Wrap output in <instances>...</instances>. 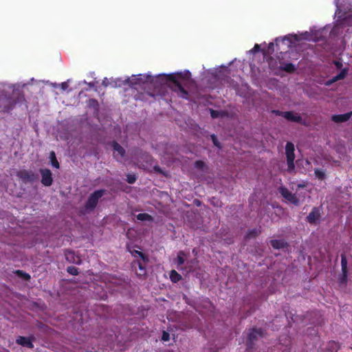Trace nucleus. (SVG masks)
Here are the masks:
<instances>
[{"mask_svg":"<svg viewBox=\"0 0 352 352\" xmlns=\"http://www.w3.org/2000/svg\"><path fill=\"white\" fill-rule=\"evenodd\" d=\"M190 73L188 71L170 74L168 75L160 74L152 76L149 74L132 75L124 80L117 79L114 81V87H120L122 85L129 84L130 86H142L146 84L155 87H159L168 81H172L177 87L179 94L182 98H186L187 92L182 87V84H187L190 81Z\"/></svg>","mask_w":352,"mask_h":352,"instance_id":"1","label":"nucleus"},{"mask_svg":"<svg viewBox=\"0 0 352 352\" xmlns=\"http://www.w3.org/2000/svg\"><path fill=\"white\" fill-rule=\"evenodd\" d=\"M315 41V38L310 36L309 33L307 32L300 34V36L294 34L288 35L283 38H277L275 40L276 45L279 47V50H286L296 45L297 43L302 40Z\"/></svg>","mask_w":352,"mask_h":352,"instance_id":"2","label":"nucleus"},{"mask_svg":"<svg viewBox=\"0 0 352 352\" xmlns=\"http://www.w3.org/2000/svg\"><path fill=\"white\" fill-rule=\"evenodd\" d=\"M279 192L287 202L296 206L304 201L307 194L305 191L298 192V190H296V193L293 194L285 187H280L279 188Z\"/></svg>","mask_w":352,"mask_h":352,"instance_id":"3","label":"nucleus"},{"mask_svg":"<svg viewBox=\"0 0 352 352\" xmlns=\"http://www.w3.org/2000/svg\"><path fill=\"white\" fill-rule=\"evenodd\" d=\"M285 154L287 157V169L292 171L294 169V145L291 142H287L285 146Z\"/></svg>","mask_w":352,"mask_h":352,"instance_id":"4","label":"nucleus"},{"mask_svg":"<svg viewBox=\"0 0 352 352\" xmlns=\"http://www.w3.org/2000/svg\"><path fill=\"white\" fill-rule=\"evenodd\" d=\"M352 24V16L351 14L348 15L347 17L341 19L339 16V19L337 20L336 24L332 30L333 34H338L340 33V30L345 28L346 25Z\"/></svg>","mask_w":352,"mask_h":352,"instance_id":"5","label":"nucleus"},{"mask_svg":"<svg viewBox=\"0 0 352 352\" xmlns=\"http://www.w3.org/2000/svg\"><path fill=\"white\" fill-rule=\"evenodd\" d=\"M104 190H100L95 191L93 194H91L88 201L85 205V207L87 210L94 209L98 204V199L104 195Z\"/></svg>","mask_w":352,"mask_h":352,"instance_id":"6","label":"nucleus"},{"mask_svg":"<svg viewBox=\"0 0 352 352\" xmlns=\"http://www.w3.org/2000/svg\"><path fill=\"white\" fill-rule=\"evenodd\" d=\"M283 118L287 119V120L300 123L302 121L301 116L297 113L292 111H285L280 113Z\"/></svg>","mask_w":352,"mask_h":352,"instance_id":"7","label":"nucleus"},{"mask_svg":"<svg viewBox=\"0 0 352 352\" xmlns=\"http://www.w3.org/2000/svg\"><path fill=\"white\" fill-rule=\"evenodd\" d=\"M41 173L42 176V184L46 186H50L52 183L51 171L48 169H42L41 170Z\"/></svg>","mask_w":352,"mask_h":352,"instance_id":"8","label":"nucleus"},{"mask_svg":"<svg viewBox=\"0 0 352 352\" xmlns=\"http://www.w3.org/2000/svg\"><path fill=\"white\" fill-rule=\"evenodd\" d=\"M113 150H114V151H113L114 157L118 160H121V158L124 156V148L117 143H113Z\"/></svg>","mask_w":352,"mask_h":352,"instance_id":"9","label":"nucleus"},{"mask_svg":"<svg viewBox=\"0 0 352 352\" xmlns=\"http://www.w3.org/2000/svg\"><path fill=\"white\" fill-rule=\"evenodd\" d=\"M65 257L66 259L70 263L76 264H80L81 263L80 258L78 256H75L74 253L72 252H67L65 254Z\"/></svg>","mask_w":352,"mask_h":352,"instance_id":"10","label":"nucleus"},{"mask_svg":"<svg viewBox=\"0 0 352 352\" xmlns=\"http://www.w3.org/2000/svg\"><path fill=\"white\" fill-rule=\"evenodd\" d=\"M16 342L21 345L25 346L28 348L33 347L31 340L28 338L20 336L16 339Z\"/></svg>","mask_w":352,"mask_h":352,"instance_id":"11","label":"nucleus"},{"mask_svg":"<svg viewBox=\"0 0 352 352\" xmlns=\"http://www.w3.org/2000/svg\"><path fill=\"white\" fill-rule=\"evenodd\" d=\"M351 1V0H335V3L337 7V10H336V14H340V13L341 12V8L342 7L348 8L346 4Z\"/></svg>","mask_w":352,"mask_h":352,"instance_id":"12","label":"nucleus"},{"mask_svg":"<svg viewBox=\"0 0 352 352\" xmlns=\"http://www.w3.org/2000/svg\"><path fill=\"white\" fill-rule=\"evenodd\" d=\"M350 115L346 114H342V115H334L332 116V120H333L336 122H341L346 121L349 118Z\"/></svg>","mask_w":352,"mask_h":352,"instance_id":"13","label":"nucleus"},{"mask_svg":"<svg viewBox=\"0 0 352 352\" xmlns=\"http://www.w3.org/2000/svg\"><path fill=\"white\" fill-rule=\"evenodd\" d=\"M346 75V73L344 71H342L340 72V73L336 76L335 77H333L331 80H327L326 82H325V85H331L333 82L338 80H340V79H343L344 78Z\"/></svg>","mask_w":352,"mask_h":352,"instance_id":"14","label":"nucleus"},{"mask_svg":"<svg viewBox=\"0 0 352 352\" xmlns=\"http://www.w3.org/2000/svg\"><path fill=\"white\" fill-rule=\"evenodd\" d=\"M271 244L276 249L283 248L286 245L285 242L283 240H273L271 241Z\"/></svg>","mask_w":352,"mask_h":352,"instance_id":"15","label":"nucleus"},{"mask_svg":"<svg viewBox=\"0 0 352 352\" xmlns=\"http://www.w3.org/2000/svg\"><path fill=\"white\" fill-rule=\"evenodd\" d=\"M315 176L318 179H324L326 177V171L324 169L316 168L314 171Z\"/></svg>","mask_w":352,"mask_h":352,"instance_id":"16","label":"nucleus"},{"mask_svg":"<svg viewBox=\"0 0 352 352\" xmlns=\"http://www.w3.org/2000/svg\"><path fill=\"white\" fill-rule=\"evenodd\" d=\"M319 217V214L318 210H314L307 217V219L310 223L314 222L316 219H318Z\"/></svg>","mask_w":352,"mask_h":352,"instance_id":"17","label":"nucleus"},{"mask_svg":"<svg viewBox=\"0 0 352 352\" xmlns=\"http://www.w3.org/2000/svg\"><path fill=\"white\" fill-rule=\"evenodd\" d=\"M170 278L173 282L177 283L182 278V276L175 270H172L170 274Z\"/></svg>","mask_w":352,"mask_h":352,"instance_id":"18","label":"nucleus"},{"mask_svg":"<svg viewBox=\"0 0 352 352\" xmlns=\"http://www.w3.org/2000/svg\"><path fill=\"white\" fill-rule=\"evenodd\" d=\"M137 219L140 221H150L152 220V217L146 213H140L137 215Z\"/></svg>","mask_w":352,"mask_h":352,"instance_id":"19","label":"nucleus"},{"mask_svg":"<svg viewBox=\"0 0 352 352\" xmlns=\"http://www.w3.org/2000/svg\"><path fill=\"white\" fill-rule=\"evenodd\" d=\"M281 68L287 72H293L296 69L295 66L292 63H285L282 65Z\"/></svg>","mask_w":352,"mask_h":352,"instance_id":"20","label":"nucleus"},{"mask_svg":"<svg viewBox=\"0 0 352 352\" xmlns=\"http://www.w3.org/2000/svg\"><path fill=\"white\" fill-rule=\"evenodd\" d=\"M185 261V254L183 252H180L178 253L177 257V264L178 265H181L184 264Z\"/></svg>","mask_w":352,"mask_h":352,"instance_id":"21","label":"nucleus"},{"mask_svg":"<svg viewBox=\"0 0 352 352\" xmlns=\"http://www.w3.org/2000/svg\"><path fill=\"white\" fill-rule=\"evenodd\" d=\"M261 336V332L258 330L252 329L248 333V338L250 340H252L256 338V336Z\"/></svg>","mask_w":352,"mask_h":352,"instance_id":"22","label":"nucleus"},{"mask_svg":"<svg viewBox=\"0 0 352 352\" xmlns=\"http://www.w3.org/2000/svg\"><path fill=\"white\" fill-rule=\"evenodd\" d=\"M341 265H342V270L343 271V273L345 275L346 272L347 261L344 255H342V258H341Z\"/></svg>","mask_w":352,"mask_h":352,"instance_id":"23","label":"nucleus"},{"mask_svg":"<svg viewBox=\"0 0 352 352\" xmlns=\"http://www.w3.org/2000/svg\"><path fill=\"white\" fill-rule=\"evenodd\" d=\"M67 272L72 275H76L78 273V269L75 267H69L67 268Z\"/></svg>","mask_w":352,"mask_h":352,"instance_id":"24","label":"nucleus"},{"mask_svg":"<svg viewBox=\"0 0 352 352\" xmlns=\"http://www.w3.org/2000/svg\"><path fill=\"white\" fill-rule=\"evenodd\" d=\"M162 340H164L165 342L168 341L170 340V335H169V333L166 332V331H164L163 334H162Z\"/></svg>","mask_w":352,"mask_h":352,"instance_id":"25","label":"nucleus"},{"mask_svg":"<svg viewBox=\"0 0 352 352\" xmlns=\"http://www.w3.org/2000/svg\"><path fill=\"white\" fill-rule=\"evenodd\" d=\"M210 114H211V116L214 118L219 117L221 114V112L216 111L214 110H210Z\"/></svg>","mask_w":352,"mask_h":352,"instance_id":"26","label":"nucleus"},{"mask_svg":"<svg viewBox=\"0 0 352 352\" xmlns=\"http://www.w3.org/2000/svg\"><path fill=\"white\" fill-rule=\"evenodd\" d=\"M260 49V45L258 44H256L252 50L249 51L250 53H255L256 52L258 51Z\"/></svg>","mask_w":352,"mask_h":352,"instance_id":"27","label":"nucleus"},{"mask_svg":"<svg viewBox=\"0 0 352 352\" xmlns=\"http://www.w3.org/2000/svg\"><path fill=\"white\" fill-rule=\"evenodd\" d=\"M102 84L104 87H107V86H108L109 85H110V84H111V82H110V81H109V80L108 78H104L103 79V80H102Z\"/></svg>","mask_w":352,"mask_h":352,"instance_id":"28","label":"nucleus"},{"mask_svg":"<svg viewBox=\"0 0 352 352\" xmlns=\"http://www.w3.org/2000/svg\"><path fill=\"white\" fill-rule=\"evenodd\" d=\"M211 138H212V141H213L214 144L216 146L219 147L220 146H219V143H218V142H217V140L216 137H215L214 135H212L211 136Z\"/></svg>","mask_w":352,"mask_h":352,"instance_id":"29","label":"nucleus"},{"mask_svg":"<svg viewBox=\"0 0 352 352\" xmlns=\"http://www.w3.org/2000/svg\"><path fill=\"white\" fill-rule=\"evenodd\" d=\"M138 267H139L140 270L141 271V272L139 274V275L144 274L145 273V270L143 267V266L140 263H138Z\"/></svg>","mask_w":352,"mask_h":352,"instance_id":"30","label":"nucleus"},{"mask_svg":"<svg viewBox=\"0 0 352 352\" xmlns=\"http://www.w3.org/2000/svg\"><path fill=\"white\" fill-rule=\"evenodd\" d=\"M52 165L56 168H59V164L56 160L52 161Z\"/></svg>","mask_w":352,"mask_h":352,"instance_id":"31","label":"nucleus"},{"mask_svg":"<svg viewBox=\"0 0 352 352\" xmlns=\"http://www.w3.org/2000/svg\"><path fill=\"white\" fill-rule=\"evenodd\" d=\"M274 43H269V45H268V50L269 51H272L273 52L274 50Z\"/></svg>","mask_w":352,"mask_h":352,"instance_id":"32","label":"nucleus"},{"mask_svg":"<svg viewBox=\"0 0 352 352\" xmlns=\"http://www.w3.org/2000/svg\"><path fill=\"white\" fill-rule=\"evenodd\" d=\"M50 157L51 161L56 160V155H55L54 152H51Z\"/></svg>","mask_w":352,"mask_h":352,"instance_id":"33","label":"nucleus"},{"mask_svg":"<svg viewBox=\"0 0 352 352\" xmlns=\"http://www.w3.org/2000/svg\"><path fill=\"white\" fill-rule=\"evenodd\" d=\"M129 182L132 184L135 181V178L134 177H129Z\"/></svg>","mask_w":352,"mask_h":352,"instance_id":"34","label":"nucleus"},{"mask_svg":"<svg viewBox=\"0 0 352 352\" xmlns=\"http://www.w3.org/2000/svg\"><path fill=\"white\" fill-rule=\"evenodd\" d=\"M67 84L66 82H63V83L61 84V88H62L63 90L66 89H67Z\"/></svg>","mask_w":352,"mask_h":352,"instance_id":"35","label":"nucleus"},{"mask_svg":"<svg viewBox=\"0 0 352 352\" xmlns=\"http://www.w3.org/2000/svg\"><path fill=\"white\" fill-rule=\"evenodd\" d=\"M196 165H197V166H203L204 163L201 162H197Z\"/></svg>","mask_w":352,"mask_h":352,"instance_id":"36","label":"nucleus"},{"mask_svg":"<svg viewBox=\"0 0 352 352\" xmlns=\"http://www.w3.org/2000/svg\"><path fill=\"white\" fill-rule=\"evenodd\" d=\"M24 278L25 279H28V278H30V276L28 274H24Z\"/></svg>","mask_w":352,"mask_h":352,"instance_id":"37","label":"nucleus"},{"mask_svg":"<svg viewBox=\"0 0 352 352\" xmlns=\"http://www.w3.org/2000/svg\"><path fill=\"white\" fill-rule=\"evenodd\" d=\"M305 163L306 165H309V164H310L308 160H305Z\"/></svg>","mask_w":352,"mask_h":352,"instance_id":"38","label":"nucleus"},{"mask_svg":"<svg viewBox=\"0 0 352 352\" xmlns=\"http://www.w3.org/2000/svg\"><path fill=\"white\" fill-rule=\"evenodd\" d=\"M298 188H304L305 187V185H301V184H299L298 186Z\"/></svg>","mask_w":352,"mask_h":352,"instance_id":"39","label":"nucleus"}]
</instances>
